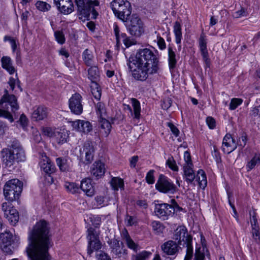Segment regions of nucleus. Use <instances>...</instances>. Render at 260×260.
Wrapping results in <instances>:
<instances>
[{"instance_id":"f257e3e1","label":"nucleus","mask_w":260,"mask_h":260,"mask_svg":"<svg viewBox=\"0 0 260 260\" xmlns=\"http://www.w3.org/2000/svg\"><path fill=\"white\" fill-rule=\"evenodd\" d=\"M159 60L157 50L154 48H145L138 50L135 57L129 60L127 65L135 79L144 81L149 77L158 73Z\"/></svg>"},{"instance_id":"f03ea898","label":"nucleus","mask_w":260,"mask_h":260,"mask_svg":"<svg viewBox=\"0 0 260 260\" xmlns=\"http://www.w3.org/2000/svg\"><path fill=\"white\" fill-rule=\"evenodd\" d=\"M28 238L30 241L26 249L28 260H50L49 228L45 220L36 224Z\"/></svg>"},{"instance_id":"7ed1b4c3","label":"nucleus","mask_w":260,"mask_h":260,"mask_svg":"<svg viewBox=\"0 0 260 260\" xmlns=\"http://www.w3.org/2000/svg\"><path fill=\"white\" fill-rule=\"evenodd\" d=\"M1 154L2 162L7 167L25 159L24 151L18 141H13L7 148H3Z\"/></svg>"},{"instance_id":"20e7f679","label":"nucleus","mask_w":260,"mask_h":260,"mask_svg":"<svg viewBox=\"0 0 260 260\" xmlns=\"http://www.w3.org/2000/svg\"><path fill=\"white\" fill-rule=\"evenodd\" d=\"M0 105L3 109H0V117L7 118L11 122H13L14 119L12 114L9 111L10 107L11 111L15 113L19 108L17 103V99L14 95H9L8 91L5 90L4 94L0 101Z\"/></svg>"},{"instance_id":"39448f33","label":"nucleus","mask_w":260,"mask_h":260,"mask_svg":"<svg viewBox=\"0 0 260 260\" xmlns=\"http://www.w3.org/2000/svg\"><path fill=\"white\" fill-rule=\"evenodd\" d=\"M22 190V182L17 179H13L6 183L4 187V194L7 200L13 201L19 198Z\"/></svg>"},{"instance_id":"423d86ee","label":"nucleus","mask_w":260,"mask_h":260,"mask_svg":"<svg viewBox=\"0 0 260 260\" xmlns=\"http://www.w3.org/2000/svg\"><path fill=\"white\" fill-rule=\"evenodd\" d=\"M77 7L78 11L80 15L84 17L89 16L91 14L92 19H96L98 13L95 10L94 7L99 5V2L97 0H75Z\"/></svg>"},{"instance_id":"0eeeda50","label":"nucleus","mask_w":260,"mask_h":260,"mask_svg":"<svg viewBox=\"0 0 260 260\" xmlns=\"http://www.w3.org/2000/svg\"><path fill=\"white\" fill-rule=\"evenodd\" d=\"M155 188L164 193L174 194L178 190L173 182L162 174L159 175L155 184Z\"/></svg>"},{"instance_id":"6e6552de","label":"nucleus","mask_w":260,"mask_h":260,"mask_svg":"<svg viewBox=\"0 0 260 260\" xmlns=\"http://www.w3.org/2000/svg\"><path fill=\"white\" fill-rule=\"evenodd\" d=\"M88 240L87 253L91 255L94 251H98L102 247V243L99 238V231L90 227L87 230Z\"/></svg>"},{"instance_id":"1a4fd4ad","label":"nucleus","mask_w":260,"mask_h":260,"mask_svg":"<svg viewBox=\"0 0 260 260\" xmlns=\"http://www.w3.org/2000/svg\"><path fill=\"white\" fill-rule=\"evenodd\" d=\"M129 33L134 36L140 37L144 31L143 23L137 15H133L127 23Z\"/></svg>"},{"instance_id":"9d476101","label":"nucleus","mask_w":260,"mask_h":260,"mask_svg":"<svg viewBox=\"0 0 260 260\" xmlns=\"http://www.w3.org/2000/svg\"><path fill=\"white\" fill-rule=\"evenodd\" d=\"M154 212L159 218L165 220L173 216L175 213V209L168 204H159L155 205Z\"/></svg>"},{"instance_id":"9b49d317","label":"nucleus","mask_w":260,"mask_h":260,"mask_svg":"<svg viewBox=\"0 0 260 260\" xmlns=\"http://www.w3.org/2000/svg\"><path fill=\"white\" fill-rule=\"evenodd\" d=\"M94 149L89 141L84 143L83 147L80 150V157L83 163L87 165L90 164L93 160Z\"/></svg>"},{"instance_id":"f8f14e48","label":"nucleus","mask_w":260,"mask_h":260,"mask_svg":"<svg viewBox=\"0 0 260 260\" xmlns=\"http://www.w3.org/2000/svg\"><path fill=\"white\" fill-rule=\"evenodd\" d=\"M2 210L4 213L5 217L12 225H15L18 221L19 214L17 210L8 205L7 203L2 204Z\"/></svg>"},{"instance_id":"ddd939ff","label":"nucleus","mask_w":260,"mask_h":260,"mask_svg":"<svg viewBox=\"0 0 260 260\" xmlns=\"http://www.w3.org/2000/svg\"><path fill=\"white\" fill-rule=\"evenodd\" d=\"M82 96L78 93L72 95L69 101V108L71 112L76 115H80L83 111V106L81 103Z\"/></svg>"},{"instance_id":"4468645a","label":"nucleus","mask_w":260,"mask_h":260,"mask_svg":"<svg viewBox=\"0 0 260 260\" xmlns=\"http://www.w3.org/2000/svg\"><path fill=\"white\" fill-rule=\"evenodd\" d=\"M174 239L178 241L180 244H182V242L184 244L192 242V237L187 233V231L184 226H178L175 231Z\"/></svg>"},{"instance_id":"2eb2a0df","label":"nucleus","mask_w":260,"mask_h":260,"mask_svg":"<svg viewBox=\"0 0 260 260\" xmlns=\"http://www.w3.org/2000/svg\"><path fill=\"white\" fill-rule=\"evenodd\" d=\"M57 10L64 15H68L74 10V5L72 0H53Z\"/></svg>"},{"instance_id":"dca6fc26","label":"nucleus","mask_w":260,"mask_h":260,"mask_svg":"<svg viewBox=\"0 0 260 260\" xmlns=\"http://www.w3.org/2000/svg\"><path fill=\"white\" fill-rule=\"evenodd\" d=\"M107 243L110 246L112 252L118 257L126 254V250L123 249V243L120 242V241L113 238L109 239Z\"/></svg>"},{"instance_id":"f3484780","label":"nucleus","mask_w":260,"mask_h":260,"mask_svg":"<svg viewBox=\"0 0 260 260\" xmlns=\"http://www.w3.org/2000/svg\"><path fill=\"white\" fill-rule=\"evenodd\" d=\"M199 48L206 67H209L210 60L209 58L208 52L207 48V40L204 33L201 35L199 38Z\"/></svg>"},{"instance_id":"a211bd4d","label":"nucleus","mask_w":260,"mask_h":260,"mask_svg":"<svg viewBox=\"0 0 260 260\" xmlns=\"http://www.w3.org/2000/svg\"><path fill=\"white\" fill-rule=\"evenodd\" d=\"M71 122L73 129L78 132L87 133L92 129V125L87 121L77 120Z\"/></svg>"},{"instance_id":"6ab92c4d","label":"nucleus","mask_w":260,"mask_h":260,"mask_svg":"<svg viewBox=\"0 0 260 260\" xmlns=\"http://www.w3.org/2000/svg\"><path fill=\"white\" fill-rule=\"evenodd\" d=\"M161 248L163 252L168 255H175L179 250L178 245L172 240L164 243L161 246Z\"/></svg>"},{"instance_id":"aec40b11","label":"nucleus","mask_w":260,"mask_h":260,"mask_svg":"<svg viewBox=\"0 0 260 260\" xmlns=\"http://www.w3.org/2000/svg\"><path fill=\"white\" fill-rule=\"evenodd\" d=\"M237 148V144L230 134H226L223 138L222 149L225 153L229 154Z\"/></svg>"},{"instance_id":"412c9836","label":"nucleus","mask_w":260,"mask_h":260,"mask_svg":"<svg viewBox=\"0 0 260 260\" xmlns=\"http://www.w3.org/2000/svg\"><path fill=\"white\" fill-rule=\"evenodd\" d=\"M105 164L101 160L95 161L91 167V174L96 179L101 178L105 173Z\"/></svg>"},{"instance_id":"4be33fe9","label":"nucleus","mask_w":260,"mask_h":260,"mask_svg":"<svg viewBox=\"0 0 260 260\" xmlns=\"http://www.w3.org/2000/svg\"><path fill=\"white\" fill-rule=\"evenodd\" d=\"M131 12V4L129 2L127 1L120 7V9L117 11V14H115V15L122 21H126Z\"/></svg>"},{"instance_id":"5701e85b","label":"nucleus","mask_w":260,"mask_h":260,"mask_svg":"<svg viewBox=\"0 0 260 260\" xmlns=\"http://www.w3.org/2000/svg\"><path fill=\"white\" fill-rule=\"evenodd\" d=\"M41 169L48 175V177L53 182V179L50 175L55 171V166L50 160L47 157L43 159L40 162Z\"/></svg>"},{"instance_id":"b1692460","label":"nucleus","mask_w":260,"mask_h":260,"mask_svg":"<svg viewBox=\"0 0 260 260\" xmlns=\"http://www.w3.org/2000/svg\"><path fill=\"white\" fill-rule=\"evenodd\" d=\"M80 188L88 197H92L94 194V188L90 179H83L81 182Z\"/></svg>"},{"instance_id":"393cba45","label":"nucleus","mask_w":260,"mask_h":260,"mask_svg":"<svg viewBox=\"0 0 260 260\" xmlns=\"http://www.w3.org/2000/svg\"><path fill=\"white\" fill-rule=\"evenodd\" d=\"M47 109L43 106H39L34 110L32 114V118L36 121L43 120L47 117Z\"/></svg>"},{"instance_id":"a878e982","label":"nucleus","mask_w":260,"mask_h":260,"mask_svg":"<svg viewBox=\"0 0 260 260\" xmlns=\"http://www.w3.org/2000/svg\"><path fill=\"white\" fill-rule=\"evenodd\" d=\"M183 178L188 184H191L194 181L196 175L193 166L183 167Z\"/></svg>"},{"instance_id":"bb28decb","label":"nucleus","mask_w":260,"mask_h":260,"mask_svg":"<svg viewBox=\"0 0 260 260\" xmlns=\"http://www.w3.org/2000/svg\"><path fill=\"white\" fill-rule=\"evenodd\" d=\"M2 67L5 69L10 74H13L16 72V70L13 66L12 61L10 57L3 56L1 59Z\"/></svg>"},{"instance_id":"cd10ccee","label":"nucleus","mask_w":260,"mask_h":260,"mask_svg":"<svg viewBox=\"0 0 260 260\" xmlns=\"http://www.w3.org/2000/svg\"><path fill=\"white\" fill-rule=\"evenodd\" d=\"M88 78L91 83L98 82L100 78V72L97 66H93L88 70Z\"/></svg>"},{"instance_id":"c85d7f7f","label":"nucleus","mask_w":260,"mask_h":260,"mask_svg":"<svg viewBox=\"0 0 260 260\" xmlns=\"http://www.w3.org/2000/svg\"><path fill=\"white\" fill-rule=\"evenodd\" d=\"M168 50V63L170 70H173L176 67L177 63L176 55L172 47L169 46Z\"/></svg>"},{"instance_id":"c756f323","label":"nucleus","mask_w":260,"mask_h":260,"mask_svg":"<svg viewBox=\"0 0 260 260\" xmlns=\"http://www.w3.org/2000/svg\"><path fill=\"white\" fill-rule=\"evenodd\" d=\"M56 162L61 171H67L71 169V164L67 157H58Z\"/></svg>"},{"instance_id":"7c9ffc66","label":"nucleus","mask_w":260,"mask_h":260,"mask_svg":"<svg viewBox=\"0 0 260 260\" xmlns=\"http://www.w3.org/2000/svg\"><path fill=\"white\" fill-rule=\"evenodd\" d=\"M196 179L198 182L200 187L204 189L207 186V180L205 172L203 170H199L198 171Z\"/></svg>"},{"instance_id":"2f4dec72","label":"nucleus","mask_w":260,"mask_h":260,"mask_svg":"<svg viewBox=\"0 0 260 260\" xmlns=\"http://www.w3.org/2000/svg\"><path fill=\"white\" fill-rule=\"evenodd\" d=\"M209 251L205 246L196 247L193 260H204Z\"/></svg>"},{"instance_id":"473e14b6","label":"nucleus","mask_w":260,"mask_h":260,"mask_svg":"<svg viewBox=\"0 0 260 260\" xmlns=\"http://www.w3.org/2000/svg\"><path fill=\"white\" fill-rule=\"evenodd\" d=\"M173 31L175 36V42L179 44V48H181V42L182 39L181 26L178 21H176L173 26Z\"/></svg>"},{"instance_id":"72a5a7b5","label":"nucleus","mask_w":260,"mask_h":260,"mask_svg":"<svg viewBox=\"0 0 260 260\" xmlns=\"http://www.w3.org/2000/svg\"><path fill=\"white\" fill-rule=\"evenodd\" d=\"M82 59L87 66L93 64L94 56L91 51L88 49H85L82 53Z\"/></svg>"},{"instance_id":"f704fd0d","label":"nucleus","mask_w":260,"mask_h":260,"mask_svg":"<svg viewBox=\"0 0 260 260\" xmlns=\"http://www.w3.org/2000/svg\"><path fill=\"white\" fill-rule=\"evenodd\" d=\"M260 165V154L256 153L250 160L247 162L246 164V169L247 171L254 169L256 166Z\"/></svg>"},{"instance_id":"c9c22d12","label":"nucleus","mask_w":260,"mask_h":260,"mask_svg":"<svg viewBox=\"0 0 260 260\" xmlns=\"http://www.w3.org/2000/svg\"><path fill=\"white\" fill-rule=\"evenodd\" d=\"M111 186L114 190H118L119 189H123L124 182L123 179L118 177H113L110 181Z\"/></svg>"},{"instance_id":"e433bc0d","label":"nucleus","mask_w":260,"mask_h":260,"mask_svg":"<svg viewBox=\"0 0 260 260\" xmlns=\"http://www.w3.org/2000/svg\"><path fill=\"white\" fill-rule=\"evenodd\" d=\"M101 127L103 130L102 133L105 137H107L110 134L111 129V125L110 122L105 118H102L100 120Z\"/></svg>"},{"instance_id":"4c0bfd02","label":"nucleus","mask_w":260,"mask_h":260,"mask_svg":"<svg viewBox=\"0 0 260 260\" xmlns=\"http://www.w3.org/2000/svg\"><path fill=\"white\" fill-rule=\"evenodd\" d=\"M91 91L94 98L99 100L101 97L102 91L98 82L91 83L90 85Z\"/></svg>"},{"instance_id":"58836bf2","label":"nucleus","mask_w":260,"mask_h":260,"mask_svg":"<svg viewBox=\"0 0 260 260\" xmlns=\"http://www.w3.org/2000/svg\"><path fill=\"white\" fill-rule=\"evenodd\" d=\"M35 6L38 10L43 12H48L51 8V6L49 4L42 1H37Z\"/></svg>"},{"instance_id":"ea45409f","label":"nucleus","mask_w":260,"mask_h":260,"mask_svg":"<svg viewBox=\"0 0 260 260\" xmlns=\"http://www.w3.org/2000/svg\"><path fill=\"white\" fill-rule=\"evenodd\" d=\"M127 1L126 0H113L110 3V7L113 11L114 14H117L118 10Z\"/></svg>"},{"instance_id":"a19ab883","label":"nucleus","mask_w":260,"mask_h":260,"mask_svg":"<svg viewBox=\"0 0 260 260\" xmlns=\"http://www.w3.org/2000/svg\"><path fill=\"white\" fill-rule=\"evenodd\" d=\"M95 110L97 115L101 119L105 118V116L106 115V109L104 103L102 102H98L95 105Z\"/></svg>"},{"instance_id":"79ce46f5","label":"nucleus","mask_w":260,"mask_h":260,"mask_svg":"<svg viewBox=\"0 0 260 260\" xmlns=\"http://www.w3.org/2000/svg\"><path fill=\"white\" fill-rule=\"evenodd\" d=\"M132 104L134 109V118L139 119L141 112L140 102L136 99H132Z\"/></svg>"},{"instance_id":"37998d69","label":"nucleus","mask_w":260,"mask_h":260,"mask_svg":"<svg viewBox=\"0 0 260 260\" xmlns=\"http://www.w3.org/2000/svg\"><path fill=\"white\" fill-rule=\"evenodd\" d=\"M153 231L157 234H160L163 232L165 226L163 224L159 221H153L151 223Z\"/></svg>"},{"instance_id":"c03bdc74","label":"nucleus","mask_w":260,"mask_h":260,"mask_svg":"<svg viewBox=\"0 0 260 260\" xmlns=\"http://www.w3.org/2000/svg\"><path fill=\"white\" fill-rule=\"evenodd\" d=\"M0 239L2 243V244H11L12 234L9 232L6 231L0 235Z\"/></svg>"},{"instance_id":"a18cd8bd","label":"nucleus","mask_w":260,"mask_h":260,"mask_svg":"<svg viewBox=\"0 0 260 260\" xmlns=\"http://www.w3.org/2000/svg\"><path fill=\"white\" fill-rule=\"evenodd\" d=\"M56 141L59 144H62L67 141L68 136L64 131L57 132L55 134Z\"/></svg>"},{"instance_id":"49530a36","label":"nucleus","mask_w":260,"mask_h":260,"mask_svg":"<svg viewBox=\"0 0 260 260\" xmlns=\"http://www.w3.org/2000/svg\"><path fill=\"white\" fill-rule=\"evenodd\" d=\"M186 252L184 260H190L193 256V247L192 246V242H188L186 244Z\"/></svg>"},{"instance_id":"de8ad7c7","label":"nucleus","mask_w":260,"mask_h":260,"mask_svg":"<svg viewBox=\"0 0 260 260\" xmlns=\"http://www.w3.org/2000/svg\"><path fill=\"white\" fill-rule=\"evenodd\" d=\"M242 100L241 99H232L230 104V109L231 110H234L236 109L238 107V106H239L242 104Z\"/></svg>"},{"instance_id":"09e8293b","label":"nucleus","mask_w":260,"mask_h":260,"mask_svg":"<svg viewBox=\"0 0 260 260\" xmlns=\"http://www.w3.org/2000/svg\"><path fill=\"white\" fill-rule=\"evenodd\" d=\"M166 165L171 169L172 170L174 171H178V167L177 166L175 161L174 160V158L171 157L168 159L166 161Z\"/></svg>"},{"instance_id":"8fccbe9b","label":"nucleus","mask_w":260,"mask_h":260,"mask_svg":"<svg viewBox=\"0 0 260 260\" xmlns=\"http://www.w3.org/2000/svg\"><path fill=\"white\" fill-rule=\"evenodd\" d=\"M184 160L185 161V164H184L183 167L193 166L190 154L187 151H185L184 153Z\"/></svg>"},{"instance_id":"3c124183","label":"nucleus","mask_w":260,"mask_h":260,"mask_svg":"<svg viewBox=\"0 0 260 260\" xmlns=\"http://www.w3.org/2000/svg\"><path fill=\"white\" fill-rule=\"evenodd\" d=\"M96 260H111L110 257L103 251H98L96 253Z\"/></svg>"},{"instance_id":"603ef678","label":"nucleus","mask_w":260,"mask_h":260,"mask_svg":"<svg viewBox=\"0 0 260 260\" xmlns=\"http://www.w3.org/2000/svg\"><path fill=\"white\" fill-rule=\"evenodd\" d=\"M154 170H150L147 173L146 176V182L149 184H152L155 182V179L154 176Z\"/></svg>"},{"instance_id":"864d4df0","label":"nucleus","mask_w":260,"mask_h":260,"mask_svg":"<svg viewBox=\"0 0 260 260\" xmlns=\"http://www.w3.org/2000/svg\"><path fill=\"white\" fill-rule=\"evenodd\" d=\"M66 187L68 191L72 193H75L78 192L79 189L78 186L74 183H69L68 184H67L66 185Z\"/></svg>"},{"instance_id":"5fc2aeb1","label":"nucleus","mask_w":260,"mask_h":260,"mask_svg":"<svg viewBox=\"0 0 260 260\" xmlns=\"http://www.w3.org/2000/svg\"><path fill=\"white\" fill-rule=\"evenodd\" d=\"M54 36L57 42L60 44H62L65 42V38L64 35L62 31H56L54 32Z\"/></svg>"},{"instance_id":"6e6d98bb","label":"nucleus","mask_w":260,"mask_h":260,"mask_svg":"<svg viewBox=\"0 0 260 260\" xmlns=\"http://www.w3.org/2000/svg\"><path fill=\"white\" fill-rule=\"evenodd\" d=\"M248 15V12L244 8H241L240 10L236 11L233 14V16L235 18H238L241 17L247 16Z\"/></svg>"},{"instance_id":"4d7b16f0","label":"nucleus","mask_w":260,"mask_h":260,"mask_svg":"<svg viewBox=\"0 0 260 260\" xmlns=\"http://www.w3.org/2000/svg\"><path fill=\"white\" fill-rule=\"evenodd\" d=\"M18 122L20 124L21 127L23 129H25L28 125V119L24 114H22L19 120L18 121Z\"/></svg>"},{"instance_id":"13d9d810","label":"nucleus","mask_w":260,"mask_h":260,"mask_svg":"<svg viewBox=\"0 0 260 260\" xmlns=\"http://www.w3.org/2000/svg\"><path fill=\"white\" fill-rule=\"evenodd\" d=\"M250 115L253 117L260 118V105L253 107L250 111Z\"/></svg>"},{"instance_id":"bf43d9fd","label":"nucleus","mask_w":260,"mask_h":260,"mask_svg":"<svg viewBox=\"0 0 260 260\" xmlns=\"http://www.w3.org/2000/svg\"><path fill=\"white\" fill-rule=\"evenodd\" d=\"M125 242L129 248L132 249L135 251L138 250V245L136 244L131 238L126 241Z\"/></svg>"},{"instance_id":"052dcab7","label":"nucleus","mask_w":260,"mask_h":260,"mask_svg":"<svg viewBox=\"0 0 260 260\" xmlns=\"http://www.w3.org/2000/svg\"><path fill=\"white\" fill-rule=\"evenodd\" d=\"M247 137L245 135H242L239 139L237 142V144L241 148H243L246 144L247 143Z\"/></svg>"},{"instance_id":"680f3d73","label":"nucleus","mask_w":260,"mask_h":260,"mask_svg":"<svg viewBox=\"0 0 260 260\" xmlns=\"http://www.w3.org/2000/svg\"><path fill=\"white\" fill-rule=\"evenodd\" d=\"M1 248L3 251L6 254H11L13 253L11 244H2Z\"/></svg>"},{"instance_id":"e2e57ef3","label":"nucleus","mask_w":260,"mask_h":260,"mask_svg":"<svg viewBox=\"0 0 260 260\" xmlns=\"http://www.w3.org/2000/svg\"><path fill=\"white\" fill-rule=\"evenodd\" d=\"M172 105V100L170 98H166L164 99L161 104L162 108L164 110H167Z\"/></svg>"},{"instance_id":"0e129e2a","label":"nucleus","mask_w":260,"mask_h":260,"mask_svg":"<svg viewBox=\"0 0 260 260\" xmlns=\"http://www.w3.org/2000/svg\"><path fill=\"white\" fill-rule=\"evenodd\" d=\"M251 233L252 234V236L253 238L255 239L256 241H258L259 239V227L258 226H254L252 228Z\"/></svg>"},{"instance_id":"69168bd1","label":"nucleus","mask_w":260,"mask_h":260,"mask_svg":"<svg viewBox=\"0 0 260 260\" xmlns=\"http://www.w3.org/2000/svg\"><path fill=\"white\" fill-rule=\"evenodd\" d=\"M206 123L210 129H213L216 126L215 119L212 117H208L206 118Z\"/></svg>"},{"instance_id":"338daca9","label":"nucleus","mask_w":260,"mask_h":260,"mask_svg":"<svg viewBox=\"0 0 260 260\" xmlns=\"http://www.w3.org/2000/svg\"><path fill=\"white\" fill-rule=\"evenodd\" d=\"M157 43L158 48L160 50L165 49L166 47V43H165L164 39L159 36H158L157 37Z\"/></svg>"},{"instance_id":"774afa93","label":"nucleus","mask_w":260,"mask_h":260,"mask_svg":"<svg viewBox=\"0 0 260 260\" xmlns=\"http://www.w3.org/2000/svg\"><path fill=\"white\" fill-rule=\"evenodd\" d=\"M168 126L169 127L171 131L175 137H178L179 136L180 132L176 126H175L173 123L170 122L168 123Z\"/></svg>"}]
</instances>
